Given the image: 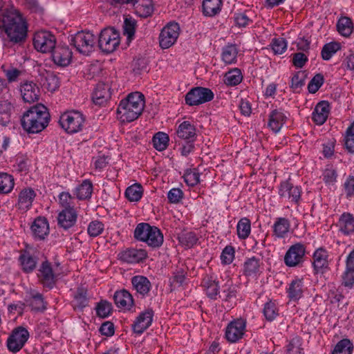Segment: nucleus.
<instances>
[{"label": "nucleus", "mask_w": 354, "mask_h": 354, "mask_svg": "<svg viewBox=\"0 0 354 354\" xmlns=\"http://www.w3.org/2000/svg\"><path fill=\"white\" fill-rule=\"evenodd\" d=\"M144 107V95L140 92L131 93L120 101L117 109L118 117L122 122H132L139 117Z\"/></svg>", "instance_id": "obj_3"}, {"label": "nucleus", "mask_w": 354, "mask_h": 354, "mask_svg": "<svg viewBox=\"0 0 354 354\" xmlns=\"http://www.w3.org/2000/svg\"><path fill=\"white\" fill-rule=\"evenodd\" d=\"M19 261L24 272H31L36 268L37 259L36 257L25 252L20 255Z\"/></svg>", "instance_id": "obj_39"}, {"label": "nucleus", "mask_w": 354, "mask_h": 354, "mask_svg": "<svg viewBox=\"0 0 354 354\" xmlns=\"http://www.w3.org/2000/svg\"><path fill=\"white\" fill-rule=\"evenodd\" d=\"M353 346L348 339H343L335 346L333 354H351Z\"/></svg>", "instance_id": "obj_52"}, {"label": "nucleus", "mask_w": 354, "mask_h": 354, "mask_svg": "<svg viewBox=\"0 0 354 354\" xmlns=\"http://www.w3.org/2000/svg\"><path fill=\"white\" fill-rule=\"evenodd\" d=\"M111 97L110 86L104 82H99L92 95V100L100 106L105 104Z\"/></svg>", "instance_id": "obj_25"}, {"label": "nucleus", "mask_w": 354, "mask_h": 354, "mask_svg": "<svg viewBox=\"0 0 354 354\" xmlns=\"http://www.w3.org/2000/svg\"><path fill=\"white\" fill-rule=\"evenodd\" d=\"M93 192V185L90 180H85L75 188V194L80 200L91 197Z\"/></svg>", "instance_id": "obj_40"}, {"label": "nucleus", "mask_w": 354, "mask_h": 354, "mask_svg": "<svg viewBox=\"0 0 354 354\" xmlns=\"http://www.w3.org/2000/svg\"><path fill=\"white\" fill-rule=\"evenodd\" d=\"M234 259V249L231 245L226 246L221 254V260L223 264H230Z\"/></svg>", "instance_id": "obj_60"}, {"label": "nucleus", "mask_w": 354, "mask_h": 354, "mask_svg": "<svg viewBox=\"0 0 354 354\" xmlns=\"http://www.w3.org/2000/svg\"><path fill=\"white\" fill-rule=\"evenodd\" d=\"M32 309L36 311H42L46 308V302L41 294L39 292H32L28 301Z\"/></svg>", "instance_id": "obj_46"}, {"label": "nucleus", "mask_w": 354, "mask_h": 354, "mask_svg": "<svg viewBox=\"0 0 354 354\" xmlns=\"http://www.w3.org/2000/svg\"><path fill=\"white\" fill-rule=\"evenodd\" d=\"M263 313L268 321L274 320L279 315V310L276 304L269 301L264 304Z\"/></svg>", "instance_id": "obj_51"}, {"label": "nucleus", "mask_w": 354, "mask_h": 354, "mask_svg": "<svg viewBox=\"0 0 354 354\" xmlns=\"http://www.w3.org/2000/svg\"><path fill=\"white\" fill-rule=\"evenodd\" d=\"M214 97L212 91L207 88L196 87L185 95V102L189 106L198 105L211 101Z\"/></svg>", "instance_id": "obj_11"}, {"label": "nucleus", "mask_w": 354, "mask_h": 354, "mask_svg": "<svg viewBox=\"0 0 354 354\" xmlns=\"http://www.w3.org/2000/svg\"><path fill=\"white\" fill-rule=\"evenodd\" d=\"M20 91L24 102L31 103L39 100V88L35 83L27 81L23 83L20 87Z\"/></svg>", "instance_id": "obj_20"}, {"label": "nucleus", "mask_w": 354, "mask_h": 354, "mask_svg": "<svg viewBox=\"0 0 354 354\" xmlns=\"http://www.w3.org/2000/svg\"><path fill=\"white\" fill-rule=\"evenodd\" d=\"M39 281L44 288L51 289L55 283V276L53 269L48 262H43L37 274Z\"/></svg>", "instance_id": "obj_16"}, {"label": "nucleus", "mask_w": 354, "mask_h": 354, "mask_svg": "<svg viewBox=\"0 0 354 354\" xmlns=\"http://www.w3.org/2000/svg\"><path fill=\"white\" fill-rule=\"evenodd\" d=\"M113 299L115 305L120 308L130 309L133 304L132 295L126 290L116 291Z\"/></svg>", "instance_id": "obj_31"}, {"label": "nucleus", "mask_w": 354, "mask_h": 354, "mask_svg": "<svg viewBox=\"0 0 354 354\" xmlns=\"http://www.w3.org/2000/svg\"><path fill=\"white\" fill-rule=\"evenodd\" d=\"M75 198L68 193L63 192L59 195V203L63 209H76Z\"/></svg>", "instance_id": "obj_53"}, {"label": "nucleus", "mask_w": 354, "mask_h": 354, "mask_svg": "<svg viewBox=\"0 0 354 354\" xmlns=\"http://www.w3.org/2000/svg\"><path fill=\"white\" fill-rule=\"evenodd\" d=\"M338 32L345 37H349L353 31V24L352 20L347 17H341L337 23Z\"/></svg>", "instance_id": "obj_38"}, {"label": "nucleus", "mask_w": 354, "mask_h": 354, "mask_svg": "<svg viewBox=\"0 0 354 354\" xmlns=\"http://www.w3.org/2000/svg\"><path fill=\"white\" fill-rule=\"evenodd\" d=\"M104 230V224L99 221H91L87 228L88 234L93 237H95L102 234Z\"/></svg>", "instance_id": "obj_59"}, {"label": "nucleus", "mask_w": 354, "mask_h": 354, "mask_svg": "<svg viewBox=\"0 0 354 354\" xmlns=\"http://www.w3.org/2000/svg\"><path fill=\"white\" fill-rule=\"evenodd\" d=\"M180 33V26L176 22L167 24L161 30L159 35L160 46L163 49H167L173 46Z\"/></svg>", "instance_id": "obj_10"}, {"label": "nucleus", "mask_w": 354, "mask_h": 354, "mask_svg": "<svg viewBox=\"0 0 354 354\" xmlns=\"http://www.w3.org/2000/svg\"><path fill=\"white\" fill-rule=\"evenodd\" d=\"M147 257L145 250L130 248L119 253V259L127 263H139Z\"/></svg>", "instance_id": "obj_19"}, {"label": "nucleus", "mask_w": 354, "mask_h": 354, "mask_svg": "<svg viewBox=\"0 0 354 354\" xmlns=\"http://www.w3.org/2000/svg\"><path fill=\"white\" fill-rule=\"evenodd\" d=\"M260 272L259 260L256 257L247 259L243 264V274L248 277H256Z\"/></svg>", "instance_id": "obj_37"}, {"label": "nucleus", "mask_w": 354, "mask_h": 354, "mask_svg": "<svg viewBox=\"0 0 354 354\" xmlns=\"http://www.w3.org/2000/svg\"><path fill=\"white\" fill-rule=\"evenodd\" d=\"M111 310V304L106 301L100 302L96 307L97 315L103 318L108 317Z\"/></svg>", "instance_id": "obj_64"}, {"label": "nucleus", "mask_w": 354, "mask_h": 354, "mask_svg": "<svg viewBox=\"0 0 354 354\" xmlns=\"http://www.w3.org/2000/svg\"><path fill=\"white\" fill-rule=\"evenodd\" d=\"M176 135L181 140L194 142L196 137V129L194 124L189 121H184L178 125Z\"/></svg>", "instance_id": "obj_26"}, {"label": "nucleus", "mask_w": 354, "mask_h": 354, "mask_svg": "<svg viewBox=\"0 0 354 354\" xmlns=\"http://www.w3.org/2000/svg\"><path fill=\"white\" fill-rule=\"evenodd\" d=\"M134 237L139 241L146 242L149 246L159 248L163 243L161 231L148 223H139L134 230Z\"/></svg>", "instance_id": "obj_4"}, {"label": "nucleus", "mask_w": 354, "mask_h": 354, "mask_svg": "<svg viewBox=\"0 0 354 354\" xmlns=\"http://www.w3.org/2000/svg\"><path fill=\"white\" fill-rule=\"evenodd\" d=\"M52 57L55 64L66 66L71 61L72 52L68 46H57L53 48Z\"/></svg>", "instance_id": "obj_17"}, {"label": "nucleus", "mask_w": 354, "mask_h": 354, "mask_svg": "<svg viewBox=\"0 0 354 354\" xmlns=\"http://www.w3.org/2000/svg\"><path fill=\"white\" fill-rule=\"evenodd\" d=\"M183 178L187 185L191 187L195 186L200 182V174L196 169L187 170Z\"/></svg>", "instance_id": "obj_56"}, {"label": "nucleus", "mask_w": 354, "mask_h": 354, "mask_svg": "<svg viewBox=\"0 0 354 354\" xmlns=\"http://www.w3.org/2000/svg\"><path fill=\"white\" fill-rule=\"evenodd\" d=\"M313 259V264L316 272L324 273L328 268V253L323 248H319L315 251Z\"/></svg>", "instance_id": "obj_23"}, {"label": "nucleus", "mask_w": 354, "mask_h": 354, "mask_svg": "<svg viewBox=\"0 0 354 354\" xmlns=\"http://www.w3.org/2000/svg\"><path fill=\"white\" fill-rule=\"evenodd\" d=\"M236 231L239 238L245 239L250 234L251 223L248 218H242L237 224Z\"/></svg>", "instance_id": "obj_45"}, {"label": "nucleus", "mask_w": 354, "mask_h": 354, "mask_svg": "<svg viewBox=\"0 0 354 354\" xmlns=\"http://www.w3.org/2000/svg\"><path fill=\"white\" fill-rule=\"evenodd\" d=\"M344 145L348 152L354 153V122L346 129L344 136Z\"/></svg>", "instance_id": "obj_54"}, {"label": "nucleus", "mask_w": 354, "mask_h": 354, "mask_svg": "<svg viewBox=\"0 0 354 354\" xmlns=\"http://www.w3.org/2000/svg\"><path fill=\"white\" fill-rule=\"evenodd\" d=\"M305 84V76L303 73L298 72L295 73L291 80V88L295 92H299L301 88Z\"/></svg>", "instance_id": "obj_61"}, {"label": "nucleus", "mask_w": 354, "mask_h": 354, "mask_svg": "<svg viewBox=\"0 0 354 354\" xmlns=\"http://www.w3.org/2000/svg\"><path fill=\"white\" fill-rule=\"evenodd\" d=\"M222 0H203V12L205 16L213 17L221 10Z\"/></svg>", "instance_id": "obj_36"}, {"label": "nucleus", "mask_w": 354, "mask_h": 354, "mask_svg": "<svg viewBox=\"0 0 354 354\" xmlns=\"http://www.w3.org/2000/svg\"><path fill=\"white\" fill-rule=\"evenodd\" d=\"M35 197L36 192L33 189L30 187L22 189L18 194L17 207L21 210L27 211L32 207Z\"/></svg>", "instance_id": "obj_21"}, {"label": "nucleus", "mask_w": 354, "mask_h": 354, "mask_svg": "<svg viewBox=\"0 0 354 354\" xmlns=\"http://www.w3.org/2000/svg\"><path fill=\"white\" fill-rule=\"evenodd\" d=\"M0 28H2L8 40L12 43H21L27 37V22L19 11L12 6L3 10Z\"/></svg>", "instance_id": "obj_1"}, {"label": "nucleus", "mask_w": 354, "mask_h": 354, "mask_svg": "<svg viewBox=\"0 0 354 354\" xmlns=\"http://www.w3.org/2000/svg\"><path fill=\"white\" fill-rule=\"evenodd\" d=\"M301 194V187L294 185L290 180L282 182L280 185L279 194L282 198L297 203L300 199Z\"/></svg>", "instance_id": "obj_14"}, {"label": "nucleus", "mask_w": 354, "mask_h": 354, "mask_svg": "<svg viewBox=\"0 0 354 354\" xmlns=\"http://www.w3.org/2000/svg\"><path fill=\"white\" fill-rule=\"evenodd\" d=\"M180 242L186 247L191 248L197 242V237L195 233L189 232L181 234L179 238Z\"/></svg>", "instance_id": "obj_62"}, {"label": "nucleus", "mask_w": 354, "mask_h": 354, "mask_svg": "<svg viewBox=\"0 0 354 354\" xmlns=\"http://www.w3.org/2000/svg\"><path fill=\"white\" fill-rule=\"evenodd\" d=\"M31 231L35 239L44 240L49 233V225L44 217H37L31 225Z\"/></svg>", "instance_id": "obj_24"}, {"label": "nucleus", "mask_w": 354, "mask_h": 354, "mask_svg": "<svg viewBox=\"0 0 354 354\" xmlns=\"http://www.w3.org/2000/svg\"><path fill=\"white\" fill-rule=\"evenodd\" d=\"M97 39L90 31H80L71 36L70 44L81 54L88 55L95 50Z\"/></svg>", "instance_id": "obj_6"}, {"label": "nucleus", "mask_w": 354, "mask_h": 354, "mask_svg": "<svg viewBox=\"0 0 354 354\" xmlns=\"http://www.w3.org/2000/svg\"><path fill=\"white\" fill-rule=\"evenodd\" d=\"M342 285L350 289L354 288V268L346 267L342 275Z\"/></svg>", "instance_id": "obj_55"}, {"label": "nucleus", "mask_w": 354, "mask_h": 354, "mask_svg": "<svg viewBox=\"0 0 354 354\" xmlns=\"http://www.w3.org/2000/svg\"><path fill=\"white\" fill-rule=\"evenodd\" d=\"M15 185L14 178L7 173H0V193H10Z\"/></svg>", "instance_id": "obj_42"}, {"label": "nucleus", "mask_w": 354, "mask_h": 354, "mask_svg": "<svg viewBox=\"0 0 354 354\" xmlns=\"http://www.w3.org/2000/svg\"><path fill=\"white\" fill-rule=\"evenodd\" d=\"M120 42V34L113 28L103 29L98 37L100 49L106 53L113 52L119 46Z\"/></svg>", "instance_id": "obj_7"}, {"label": "nucleus", "mask_w": 354, "mask_h": 354, "mask_svg": "<svg viewBox=\"0 0 354 354\" xmlns=\"http://www.w3.org/2000/svg\"><path fill=\"white\" fill-rule=\"evenodd\" d=\"M134 6L136 13L141 17H149L153 12L152 0H140L139 2L136 0Z\"/></svg>", "instance_id": "obj_35"}, {"label": "nucleus", "mask_w": 354, "mask_h": 354, "mask_svg": "<svg viewBox=\"0 0 354 354\" xmlns=\"http://www.w3.org/2000/svg\"><path fill=\"white\" fill-rule=\"evenodd\" d=\"M286 119V115L281 109H274L269 115L268 127L277 133L280 131Z\"/></svg>", "instance_id": "obj_27"}, {"label": "nucleus", "mask_w": 354, "mask_h": 354, "mask_svg": "<svg viewBox=\"0 0 354 354\" xmlns=\"http://www.w3.org/2000/svg\"><path fill=\"white\" fill-rule=\"evenodd\" d=\"M39 81L48 91L53 92L59 86V81L54 72L41 69L39 71Z\"/></svg>", "instance_id": "obj_22"}, {"label": "nucleus", "mask_w": 354, "mask_h": 354, "mask_svg": "<svg viewBox=\"0 0 354 354\" xmlns=\"http://www.w3.org/2000/svg\"><path fill=\"white\" fill-rule=\"evenodd\" d=\"M221 279L224 281L222 285L223 292L225 294V299L227 300L231 298L235 297L236 294V286L234 284L232 278L225 274L221 277Z\"/></svg>", "instance_id": "obj_41"}, {"label": "nucleus", "mask_w": 354, "mask_h": 354, "mask_svg": "<svg viewBox=\"0 0 354 354\" xmlns=\"http://www.w3.org/2000/svg\"><path fill=\"white\" fill-rule=\"evenodd\" d=\"M238 50L235 45H227L223 48L222 59L227 64H232L236 60Z\"/></svg>", "instance_id": "obj_44"}, {"label": "nucleus", "mask_w": 354, "mask_h": 354, "mask_svg": "<svg viewBox=\"0 0 354 354\" xmlns=\"http://www.w3.org/2000/svg\"><path fill=\"white\" fill-rule=\"evenodd\" d=\"M306 253L304 244L297 243L291 245L284 257V262L288 267H295L303 263Z\"/></svg>", "instance_id": "obj_12"}, {"label": "nucleus", "mask_w": 354, "mask_h": 354, "mask_svg": "<svg viewBox=\"0 0 354 354\" xmlns=\"http://www.w3.org/2000/svg\"><path fill=\"white\" fill-rule=\"evenodd\" d=\"M273 236L278 239L287 236L290 229V221L285 217L276 218L272 227Z\"/></svg>", "instance_id": "obj_29"}, {"label": "nucleus", "mask_w": 354, "mask_h": 354, "mask_svg": "<svg viewBox=\"0 0 354 354\" xmlns=\"http://www.w3.org/2000/svg\"><path fill=\"white\" fill-rule=\"evenodd\" d=\"M341 44L338 42L326 44L322 50V57L324 60H329L333 55L340 49Z\"/></svg>", "instance_id": "obj_49"}, {"label": "nucleus", "mask_w": 354, "mask_h": 354, "mask_svg": "<svg viewBox=\"0 0 354 354\" xmlns=\"http://www.w3.org/2000/svg\"><path fill=\"white\" fill-rule=\"evenodd\" d=\"M50 115L43 104H37L26 111L21 118V125L25 131L36 133L45 129L49 122Z\"/></svg>", "instance_id": "obj_2"}, {"label": "nucleus", "mask_w": 354, "mask_h": 354, "mask_svg": "<svg viewBox=\"0 0 354 354\" xmlns=\"http://www.w3.org/2000/svg\"><path fill=\"white\" fill-rule=\"evenodd\" d=\"M136 21L131 19L126 18L123 25V32L127 40L131 41L135 34Z\"/></svg>", "instance_id": "obj_58"}, {"label": "nucleus", "mask_w": 354, "mask_h": 354, "mask_svg": "<svg viewBox=\"0 0 354 354\" xmlns=\"http://www.w3.org/2000/svg\"><path fill=\"white\" fill-rule=\"evenodd\" d=\"M55 36L46 30H41L35 33L33 45L35 48L41 53H50L55 47Z\"/></svg>", "instance_id": "obj_9"}, {"label": "nucleus", "mask_w": 354, "mask_h": 354, "mask_svg": "<svg viewBox=\"0 0 354 354\" xmlns=\"http://www.w3.org/2000/svg\"><path fill=\"white\" fill-rule=\"evenodd\" d=\"M153 317V311L151 309L142 312L133 324V331L137 334H142L151 325Z\"/></svg>", "instance_id": "obj_18"}, {"label": "nucleus", "mask_w": 354, "mask_h": 354, "mask_svg": "<svg viewBox=\"0 0 354 354\" xmlns=\"http://www.w3.org/2000/svg\"><path fill=\"white\" fill-rule=\"evenodd\" d=\"M88 304V298L86 291L82 288H79L75 294L73 300V305L75 309L82 310Z\"/></svg>", "instance_id": "obj_50"}, {"label": "nucleus", "mask_w": 354, "mask_h": 354, "mask_svg": "<svg viewBox=\"0 0 354 354\" xmlns=\"http://www.w3.org/2000/svg\"><path fill=\"white\" fill-rule=\"evenodd\" d=\"M77 219V209H62L57 216L58 226L65 230L74 227Z\"/></svg>", "instance_id": "obj_15"}, {"label": "nucleus", "mask_w": 354, "mask_h": 354, "mask_svg": "<svg viewBox=\"0 0 354 354\" xmlns=\"http://www.w3.org/2000/svg\"><path fill=\"white\" fill-rule=\"evenodd\" d=\"M203 285L207 295L211 299H216L219 293L220 286L214 276H207L203 281Z\"/></svg>", "instance_id": "obj_33"}, {"label": "nucleus", "mask_w": 354, "mask_h": 354, "mask_svg": "<svg viewBox=\"0 0 354 354\" xmlns=\"http://www.w3.org/2000/svg\"><path fill=\"white\" fill-rule=\"evenodd\" d=\"M142 196V187L140 184H134L128 187L125 191V196L130 201H138Z\"/></svg>", "instance_id": "obj_47"}, {"label": "nucleus", "mask_w": 354, "mask_h": 354, "mask_svg": "<svg viewBox=\"0 0 354 354\" xmlns=\"http://www.w3.org/2000/svg\"><path fill=\"white\" fill-rule=\"evenodd\" d=\"M85 120L82 113L71 110L66 111L60 115L59 123L66 132L73 134L83 129Z\"/></svg>", "instance_id": "obj_5"}, {"label": "nucleus", "mask_w": 354, "mask_h": 354, "mask_svg": "<svg viewBox=\"0 0 354 354\" xmlns=\"http://www.w3.org/2000/svg\"><path fill=\"white\" fill-rule=\"evenodd\" d=\"M243 76L241 71L235 68L225 73L224 82L228 86H236L241 82Z\"/></svg>", "instance_id": "obj_43"}, {"label": "nucleus", "mask_w": 354, "mask_h": 354, "mask_svg": "<svg viewBox=\"0 0 354 354\" xmlns=\"http://www.w3.org/2000/svg\"><path fill=\"white\" fill-rule=\"evenodd\" d=\"M324 83V77L321 74H317L310 81L308 85V91L310 93H315Z\"/></svg>", "instance_id": "obj_63"}, {"label": "nucleus", "mask_w": 354, "mask_h": 354, "mask_svg": "<svg viewBox=\"0 0 354 354\" xmlns=\"http://www.w3.org/2000/svg\"><path fill=\"white\" fill-rule=\"evenodd\" d=\"M132 286L139 295L145 297L150 291L151 285L149 280L145 276L136 275L131 278Z\"/></svg>", "instance_id": "obj_30"}, {"label": "nucleus", "mask_w": 354, "mask_h": 354, "mask_svg": "<svg viewBox=\"0 0 354 354\" xmlns=\"http://www.w3.org/2000/svg\"><path fill=\"white\" fill-rule=\"evenodd\" d=\"M29 332L22 326L15 328L7 339V347L9 351L17 353L25 345L29 338Z\"/></svg>", "instance_id": "obj_8"}, {"label": "nucleus", "mask_w": 354, "mask_h": 354, "mask_svg": "<svg viewBox=\"0 0 354 354\" xmlns=\"http://www.w3.org/2000/svg\"><path fill=\"white\" fill-rule=\"evenodd\" d=\"M245 329V322L236 319L228 324L225 329V337L228 342L234 343L241 339Z\"/></svg>", "instance_id": "obj_13"}, {"label": "nucleus", "mask_w": 354, "mask_h": 354, "mask_svg": "<svg viewBox=\"0 0 354 354\" xmlns=\"http://www.w3.org/2000/svg\"><path fill=\"white\" fill-rule=\"evenodd\" d=\"M169 140V136L165 133L158 132L156 133L153 138L154 148L160 151L165 150L168 145Z\"/></svg>", "instance_id": "obj_48"}, {"label": "nucleus", "mask_w": 354, "mask_h": 354, "mask_svg": "<svg viewBox=\"0 0 354 354\" xmlns=\"http://www.w3.org/2000/svg\"><path fill=\"white\" fill-rule=\"evenodd\" d=\"M271 47L274 54L281 55L287 48V42L283 37L274 38L271 43Z\"/></svg>", "instance_id": "obj_57"}, {"label": "nucleus", "mask_w": 354, "mask_h": 354, "mask_svg": "<svg viewBox=\"0 0 354 354\" xmlns=\"http://www.w3.org/2000/svg\"><path fill=\"white\" fill-rule=\"evenodd\" d=\"M339 231L345 235L354 232V216L350 213L342 214L338 222Z\"/></svg>", "instance_id": "obj_32"}, {"label": "nucleus", "mask_w": 354, "mask_h": 354, "mask_svg": "<svg viewBox=\"0 0 354 354\" xmlns=\"http://www.w3.org/2000/svg\"><path fill=\"white\" fill-rule=\"evenodd\" d=\"M304 283L302 279H296L292 280L288 288V296L290 300H299L303 295Z\"/></svg>", "instance_id": "obj_34"}, {"label": "nucleus", "mask_w": 354, "mask_h": 354, "mask_svg": "<svg viewBox=\"0 0 354 354\" xmlns=\"http://www.w3.org/2000/svg\"><path fill=\"white\" fill-rule=\"evenodd\" d=\"M330 112V104L327 101H321L315 107L313 120L318 125L323 124L327 120Z\"/></svg>", "instance_id": "obj_28"}]
</instances>
